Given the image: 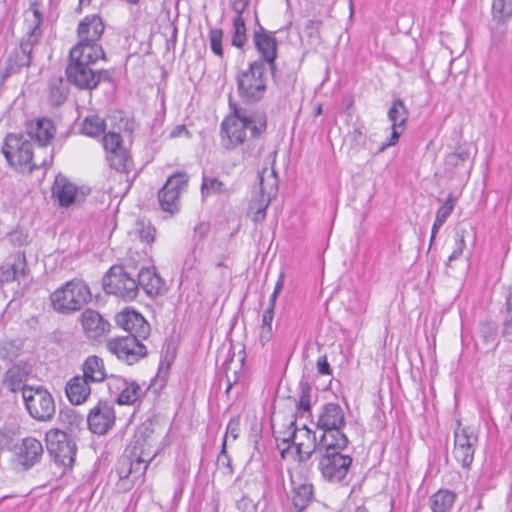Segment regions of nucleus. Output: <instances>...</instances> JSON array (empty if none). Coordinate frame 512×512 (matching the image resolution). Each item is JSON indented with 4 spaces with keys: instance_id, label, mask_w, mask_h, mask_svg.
<instances>
[{
    "instance_id": "0e129e2a",
    "label": "nucleus",
    "mask_w": 512,
    "mask_h": 512,
    "mask_svg": "<svg viewBox=\"0 0 512 512\" xmlns=\"http://www.w3.org/2000/svg\"><path fill=\"white\" fill-rule=\"evenodd\" d=\"M317 370L321 375H330L332 373L326 356H322L317 360Z\"/></svg>"
},
{
    "instance_id": "473e14b6",
    "label": "nucleus",
    "mask_w": 512,
    "mask_h": 512,
    "mask_svg": "<svg viewBox=\"0 0 512 512\" xmlns=\"http://www.w3.org/2000/svg\"><path fill=\"white\" fill-rule=\"evenodd\" d=\"M200 190L203 198H206L211 195L229 197L234 192V188L232 186H228L226 183H224L217 177L205 174H203L202 176Z\"/></svg>"
},
{
    "instance_id": "5fc2aeb1",
    "label": "nucleus",
    "mask_w": 512,
    "mask_h": 512,
    "mask_svg": "<svg viewBox=\"0 0 512 512\" xmlns=\"http://www.w3.org/2000/svg\"><path fill=\"white\" fill-rule=\"evenodd\" d=\"M465 247H466V243H465L463 235L457 234L456 239H455L454 250L448 257V261H447L446 265L449 266L452 261L458 259L462 255Z\"/></svg>"
},
{
    "instance_id": "412c9836",
    "label": "nucleus",
    "mask_w": 512,
    "mask_h": 512,
    "mask_svg": "<svg viewBox=\"0 0 512 512\" xmlns=\"http://www.w3.org/2000/svg\"><path fill=\"white\" fill-rule=\"evenodd\" d=\"M115 323L128 332L127 336L146 339L150 334L149 323L134 309L125 308L117 313Z\"/></svg>"
},
{
    "instance_id": "0eeeda50",
    "label": "nucleus",
    "mask_w": 512,
    "mask_h": 512,
    "mask_svg": "<svg viewBox=\"0 0 512 512\" xmlns=\"http://www.w3.org/2000/svg\"><path fill=\"white\" fill-rule=\"evenodd\" d=\"M2 152L11 166L21 170L28 169L29 172L48 166L52 160L50 155V160L45 158L40 162L36 161L31 142L21 134H8L4 140Z\"/></svg>"
},
{
    "instance_id": "2eb2a0df",
    "label": "nucleus",
    "mask_w": 512,
    "mask_h": 512,
    "mask_svg": "<svg viewBox=\"0 0 512 512\" xmlns=\"http://www.w3.org/2000/svg\"><path fill=\"white\" fill-rule=\"evenodd\" d=\"M189 177L186 172L177 171L168 177L158 192L160 207L163 211L175 214L179 211L181 192L186 188Z\"/></svg>"
},
{
    "instance_id": "a19ab883",
    "label": "nucleus",
    "mask_w": 512,
    "mask_h": 512,
    "mask_svg": "<svg viewBox=\"0 0 512 512\" xmlns=\"http://www.w3.org/2000/svg\"><path fill=\"white\" fill-rule=\"evenodd\" d=\"M105 121L98 115L87 116L82 122L83 134L90 137H98L105 131Z\"/></svg>"
},
{
    "instance_id": "4c0bfd02",
    "label": "nucleus",
    "mask_w": 512,
    "mask_h": 512,
    "mask_svg": "<svg viewBox=\"0 0 512 512\" xmlns=\"http://www.w3.org/2000/svg\"><path fill=\"white\" fill-rule=\"evenodd\" d=\"M246 19L234 16L232 20L231 45L243 49L248 42Z\"/></svg>"
},
{
    "instance_id": "69168bd1",
    "label": "nucleus",
    "mask_w": 512,
    "mask_h": 512,
    "mask_svg": "<svg viewBox=\"0 0 512 512\" xmlns=\"http://www.w3.org/2000/svg\"><path fill=\"white\" fill-rule=\"evenodd\" d=\"M94 78L97 81V86L100 82H112L113 78L109 70L100 69L98 71L94 70Z\"/></svg>"
},
{
    "instance_id": "a211bd4d",
    "label": "nucleus",
    "mask_w": 512,
    "mask_h": 512,
    "mask_svg": "<svg viewBox=\"0 0 512 512\" xmlns=\"http://www.w3.org/2000/svg\"><path fill=\"white\" fill-rule=\"evenodd\" d=\"M86 25L80 23L78 26L79 42L70 50L69 60L94 64L98 59L105 58V52L98 42H88Z\"/></svg>"
},
{
    "instance_id": "5701e85b",
    "label": "nucleus",
    "mask_w": 512,
    "mask_h": 512,
    "mask_svg": "<svg viewBox=\"0 0 512 512\" xmlns=\"http://www.w3.org/2000/svg\"><path fill=\"white\" fill-rule=\"evenodd\" d=\"M90 63L71 61L66 67L67 80L79 89L93 90L97 87L94 70Z\"/></svg>"
},
{
    "instance_id": "6e6552de",
    "label": "nucleus",
    "mask_w": 512,
    "mask_h": 512,
    "mask_svg": "<svg viewBox=\"0 0 512 512\" xmlns=\"http://www.w3.org/2000/svg\"><path fill=\"white\" fill-rule=\"evenodd\" d=\"M276 440H281L283 443L288 444V448L291 444L294 445L299 462H307L313 453L318 455V451L315 449V442H318L315 432L305 424L302 428H298L296 425V415L289 422L286 431H284V436L281 438L276 437Z\"/></svg>"
},
{
    "instance_id": "a878e982",
    "label": "nucleus",
    "mask_w": 512,
    "mask_h": 512,
    "mask_svg": "<svg viewBox=\"0 0 512 512\" xmlns=\"http://www.w3.org/2000/svg\"><path fill=\"white\" fill-rule=\"evenodd\" d=\"M43 455V446L39 440L34 437H26L22 440L17 451V459L25 470L30 469L40 462Z\"/></svg>"
},
{
    "instance_id": "7c9ffc66",
    "label": "nucleus",
    "mask_w": 512,
    "mask_h": 512,
    "mask_svg": "<svg viewBox=\"0 0 512 512\" xmlns=\"http://www.w3.org/2000/svg\"><path fill=\"white\" fill-rule=\"evenodd\" d=\"M83 375L81 377L89 383H99L107 378L104 361L102 358L91 355L82 364Z\"/></svg>"
},
{
    "instance_id": "4d7b16f0",
    "label": "nucleus",
    "mask_w": 512,
    "mask_h": 512,
    "mask_svg": "<svg viewBox=\"0 0 512 512\" xmlns=\"http://www.w3.org/2000/svg\"><path fill=\"white\" fill-rule=\"evenodd\" d=\"M237 508L241 512H255L256 504L248 497L243 496L236 504Z\"/></svg>"
},
{
    "instance_id": "79ce46f5",
    "label": "nucleus",
    "mask_w": 512,
    "mask_h": 512,
    "mask_svg": "<svg viewBox=\"0 0 512 512\" xmlns=\"http://www.w3.org/2000/svg\"><path fill=\"white\" fill-rule=\"evenodd\" d=\"M493 19L499 24H504L512 17V0H493Z\"/></svg>"
},
{
    "instance_id": "ddd939ff",
    "label": "nucleus",
    "mask_w": 512,
    "mask_h": 512,
    "mask_svg": "<svg viewBox=\"0 0 512 512\" xmlns=\"http://www.w3.org/2000/svg\"><path fill=\"white\" fill-rule=\"evenodd\" d=\"M256 28L253 30L252 41L259 58L253 62H260L264 67H274L278 57V40L276 31H270L264 28L258 17H255Z\"/></svg>"
},
{
    "instance_id": "052dcab7",
    "label": "nucleus",
    "mask_w": 512,
    "mask_h": 512,
    "mask_svg": "<svg viewBox=\"0 0 512 512\" xmlns=\"http://www.w3.org/2000/svg\"><path fill=\"white\" fill-rule=\"evenodd\" d=\"M239 432H240L239 419L232 418L227 425L225 436L227 437V434H230L233 437V439H237L239 436Z\"/></svg>"
},
{
    "instance_id": "bf43d9fd",
    "label": "nucleus",
    "mask_w": 512,
    "mask_h": 512,
    "mask_svg": "<svg viewBox=\"0 0 512 512\" xmlns=\"http://www.w3.org/2000/svg\"><path fill=\"white\" fill-rule=\"evenodd\" d=\"M156 230L152 226L143 227L139 231V237L142 242H146L148 244L154 242Z\"/></svg>"
},
{
    "instance_id": "ea45409f",
    "label": "nucleus",
    "mask_w": 512,
    "mask_h": 512,
    "mask_svg": "<svg viewBox=\"0 0 512 512\" xmlns=\"http://www.w3.org/2000/svg\"><path fill=\"white\" fill-rule=\"evenodd\" d=\"M80 23L87 24L85 30L87 31L88 42H98L100 40L105 28L100 16H86Z\"/></svg>"
},
{
    "instance_id": "09e8293b",
    "label": "nucleus",
    "mask_w": 512,
    "mask_h": 512,
    "mask_svg": "<svg viewBox=\"0 0 512 512\" xmlns=\"http://www.w3.org/2000/svg\"><path fill=\"white\" fill-rule=\"evenodd\" d=\"M455 202L456 199L453 197L452 193L448 194L444 203L438 209L435 218L445 223L454 210Z\"/></svg>"
},
{
    "instance_id": "9d476101",
    "label": "nucleus",
    "mask_w": 512,
    "mask_h": 512,
    "mask_svg": "<svg viewBox=\"0 0 512 512\" xmlns=\"http://www.w3.org/2000/svg\"><path fill=\"white\" fill-rule=\"evenodd\" d=\"M102 286L107 294H113L124 301H132L138 295V284L123 266L114 265L104 275Z\"/></svg>"
},
{
    "instance_id": "7ed1b4c3",
    "label": "nucleus",
    "mask_w": 512,
    "mask_h": 512,
    "mask_svg": "<svg viewBox=\"0 0 512 512\" xmlns=\"http://www.w3.org/2000/svg\"><path fill=\"white\" fill-rule=\"evenodd\" d=\"M91 299L89 286L77 278L65 282L50 295L52 308L63 315L80 311Z\"/></svg>"
},
{
    "instance_id": "20e7f679",
    "label": "nucleus",
    "mask_w": 512,
    "mask_h": 512,
    "mask_svg": "<svg viewBox=\"0 0 512 512\" xmlns=\"http://www.w3.org/2000/svg\"><path fill=\"white\" fill-rule=\"evenodd\" d=\"M33 26H31L27 34L21 39L19 47L13 49L6 60L5 68L2 74V80L5 81L11 75L17 74L23 67H29L32 61V51L38 44L42 31V15L38 9L33 10Z\"/></svg>"
},
{
    "instance_id": "6ab92c4d",
    "label": "nucleus",
    "mask_w": 512,
    "mask_h": 512,
    "mask_svg": "<svg viewBox=\"0 0 512 512\" xmlns=\"http://www.w3.org/2000/svg\"><path fill=\"white\" fill-rule=\"evenodd\" d=\"M387 117L392 123V132L389 141L383 142L379 146L378 153L383 152L389 146L395 145L406 128L409 111L402 99L396 98L393 100L392 105L387 112Z\"/></svg>"
},
{
    "instance_id": "49530a36",
    "label": "nucleus",
    "mask_w": 512,
    "mask_h": 512,
    "mask_svg": "<svg viewBox=\"0 0 512 512\" xmlns=\"http://www.w3.org/2000/svg\"><path fill=\"white\" fill-rule=\"evenodd\" d=\"M224 32L221 28H212L209 30L208 38L210 42V48L212 52L218 56L223 57V47H222V40H223Z\"/></svg>"
},
{
    "instance_id": "9b49d317",
    "label": "nucleus",
    "mask_w": 512,
    "mask_h": 512,
    "mask_svg": "<svg viewBox=\"0 0 512 512\" xmlns=\"http://www.w3.org/2000/svg\"><path fill=\"white\" fill-rule=\"evenodd\" d=\"M46 448L55 463L64 468H72L77 447L69 435L57 428L47 431L45 436Z\"/></svg>"
},
{
    "instance_id": "603ef678",
    "label": "nucleus",
    "mask_w": 512,
    "mask_h": 512,
    "mask_svg": "<svg viewBox=\"0 0 512 512\" xmlns=\"http://www.w3.org/2000/svg\"><path fill=\"white\" fill-rule=\"evenodd\" d=\"M195 249L196 247H193V249L187 254L183 261V272L182 277H189V274H191L196 266L197 263V257L195 255Z\"/></svg>"
},
{
    "instance_id": "bb28decb",
    "label": "nucleus",
    "mask_w": 512,
    "mask_h": 512,
    "mask_svg": "<svg viewBox=\"0 0 512 512\" xmlns=\"http://www.w3.org/2000/svg\"><path fill=\"white\" fill-rule=\"evenodd\" d=\"M27 133L30 139L35 140L43 148L53 139L56 129L50 119L41 118L27 125Z\"/></svg>"
},
{
    "instance_id": "58836bf2",
    "label": "nucleus",
    "mask_w": 512,
    "mask_h": 512,
    "mask_svg": "<svg viewBox=\"0 0 512 512\" xmlns=\"http://www.w3.org/2000/svg\"><path fill=\"white\" fill-rule=\"evenodd\" d=\"M123 390L125 391L119 395V398H115V401L119 405H131L143 395V390L136 381L126 380V385H124Z\"/></svg>"
},
{
    "instance_id": "a18cd8bd",
    "label": "nucleus",
    "mask_w": 512,
    "mask_h": 512,
    "mask_svg": "<svg viewBox=\"0 0 512 512\" xmlns=\"http://www.w3.org/2000/svg\"><path fill=\"white\" fill-rule=\"evenodd\" d=\"M468 158L469 152L467 150L458 149L445 157V165L449 170H454L460 166H463Z\"/></svg>"
},
{
    "instance_id": "423d86ee",
    "label": "nucleus",
    "mask_w": 512,
    "mask_h": 512,
    "mask_svg": "<svg viewBox=\"0 0 512 512\" xmlns=\"http://www.w3.org/2000/svg\"><path fill=\"white\" fill-rule=\"evenodd\" d=\"M267 70L260 62H250L247 69L237 74V93L244 103L254 104L264 98L267 91Z\"/></svg>"
},
{
    "instance_id": "c9c22d12",
    "label": "nucleus",
    "mask_w": 512,
    "mask_h": 512,
    "mask_svg": "<svg viewBox=\"0 0 512 512\" xmlns=\"http://www.w3.org/2000/svg\"><path fill=\"white\" fill-rule=\"evenodd\" d=\"M314 495L313 485L300 484L293 490L292 504L297 512H303L312 502Z\"/></svg>"
},
{
    "instance_id": "1a4fd4ad",
    "label": "nucleus",
    "mask_w": 512,
    "mask_h": 512,
    "mask_svg": "<svg viewBox=\"0 0 512 512\" xmlns=\"http://www.w3.org/2000/svg\"><path fill=\"white\" fill-rule=\"evenodd\" d=\"M25 408L33 419L49 422L56 412V404L52 394L43 386L38 385L23 392Z\"/></svg>"
},
{
    "instance_id": "6e6d98bb",
    "label": "nucleus",
    "mask_w": 512,
    "mask_h": 512,
    "mask_svg": "<svg viewBox=\"0 0 512 512\" xmlns=\"http://www.w3.org/2000/svg\"><path fill=\"white\" fill-rule=\"evenodd\" d=\"M210 225L207 222H200L194 228V247H197L198 244L209 234Z\"/></svg>"
},
{
    "instance_id": "774afa93",
    "label": "nucleus",
    "mask_w": 512,
    "mask_h": 512,
    "mask_svg": "<svg viewBox=\"0 0 512 512\" xmlns=\"http://www.w3.org/2000/svg\"><path fill=\"white\" fill-rule=\"evenodd\" d=\"M273 318H274V311H272L271 308H266L262 315L261 326H272Z\"/></svg>"
},
{
    "instance_id": "c756f323",
    "label": "nucleus",
    "mask_w": 512,
    "mask_h": 512,
    "mask_svg": "<svg viewBox=\"0 0 512 512\" xmlns=\"http://www.w3.org/2000/svg\"><path fill=\"white\" fill-rule=\"evenodd\" d=\"M65 393L73 405L84 403L91 394L90 383L77 375L72 377L65 386Z\"/></svg>"
},
{
    "instance_id": "4be33fe9",
    "label": "nucleus",
    "mask_w": 512,
    "mask_h": 512,
    "mask_svg": "<svg viewBox=\"0 0 512 512\" xmlns=\"http://www.w3.org/2000/svg\"><path fill=\"white\" fill-rule=\"evenodd\" d=\"M148 464L147 460L135 452L126 450L117 462L116 472L120 479H130L132 483H135L144 476Z\"/></svg>"
},
{
    "instance_id": "f3484780",
    "label": "nucleus",
    "mask_w": 512,
    "mask_h": 512,
    "mask_svg": "<svg viewBox=\"0 0 512 512\" xmlns=\"http://www.w3.org/2000/svg\"><path fill=\"white\" fill-rule=\"evenodd\" d=\"M114 406L108 401L100 400L88 413L89 430L97 435L107 434L115 425Z\"/></svg>"
},
{
    "instance_id": "f704fd0d",
    "label": "nucleus",
    "mask_w": 512,
    "mask_h": 512,
    "mask_svg": "<svg viewBox=\"0 0 512 512\" xmlns=\"http://www.w3.org/2000/svg\"><path fill=\"white\" fill-rule=\"evenodd\" d=\"M25 258L18 256L13 263H4L0 266V289L4 284L12 282L24 274Z\"/></svg>"
},
{
    "instance_id": "f257e3e1",
    "label": "nucleus",
    "mask_w": 512,
    "mask_h": 512,
    "mask_svg": "<svg viewBox=\"0 0 512 512\" xmlns=\"http://www.w3.org/2000/svg\"><path fill=\"white\" fill-rule=\"evenodd\" d=\"M266 128L267 116L264 112L235 108L221 123V144L225 149H234L244 143L247 131L251 139H257Z\"/></svg>"
},
{
    "instance_id": "dca6fc26",
    "label": "nucleus",
    "mask_w": 512,
    "mask_h": 512,
    "mask_svg": "<svg viewBox=\"0 0 512 512\" xmlns=\"http://www.w3.org/2000/svg\"><path fill=\"white\" fill-rule=\"evenodd\" d=\"M478 436L470 427H458L454 431L453 457L464 469H470L474 460Z\"/></svg>"
},
{
    "instance_id": "b1692460",
    "label": "nucleus",
    "mask_w": 512,
    "mask_h": 512,
    "mask_svg": "<svg viewBox=\"0 0 512 512\" xmlns=\"http://www.w3.org/2000/svg\"><path fill=\"white\" fill-rule=\"evenodd\" d=\"M80 322L85 336L89 339H98L110 330V323L94 309L84 310Z\"/></svg>"
},
{
    "instance_id": "13d9d810",
    "label": "nucleus",
    "mask_w": 512,
    "mask_h": 512,
    "mask_svg": "<svg viewBox=\"0 0 512 512\" xmlns=\"http://www.w3.org/2000/svg\"><path fill=\"white\" fill-rule=\"evenodd\" d=\"M250 0H233L232 9L235 13V16H240L241 18H245L244 14L247 11Z\"/></svg>"
},
{
    "instance_id": "4468645a",
    "label": "nucleus",
    "mask_w": 512,
    "mask_h": 512,
    "mask_svg": "<svg viewBox=\"0 0 512 512\" xmlns=\"http://www.w3.org/2000/svg\"><path fill=\"white\" fill-rule=\"evenodd\" d=\"M135 336L115 337L107 341V349L119 360L133 365L147 355V348Z\"/></svg>"
},
{
    "instance_id": "338daca9",
    "label": "nucleus",
    "mask_w": 512,
    "mask_h": 512,
    "mask_svg": "<svg viewBox=\"0 0 512 512\" xmlns=\"http://www.w3.org/2000/svg\"><path fill=\"white\" fill-rule=\"evenodd\" d=\"M186 136V137H191V134L190 132L188 131V129L186 128L185 125L181 124V125H177L175 126L171 131H170V138H177V137H181V136Z\"/></svg>"
},
{
    "instance_id": "39448f33",
    "label": "nucleus",
    "mask_w": 512,
    "mask_h": 512,
    "mask_svg": "<svg viewBox=\"0 0 512 512\" xmlns=\"http://www.w3.org/2000/svg\"><path fill=\"white\" fill-rule=\"evenodd\" d=\"M345 413L338 403L329 402L322 406L316 422V427L322 430L317 443L343 444L349 442L344 433L346 427Z\"/></svg>"
},
{
    "instance_id": "f8f14e48",
    "label": "nucleus",
    "mask_w": 512,
    "mask_h": 512,
    "mask_svg": "<svg viewBox=\"0 0 512 512\" xmlns=\"http://www.w3.org/2000/svg\"><path fill=\"white\" fill-rule=\"evenodd\" d=\"M105 158L108 165L120 173H129L133 166L130 152L123 145V138L120 133L109 132L102 138Z\"/></svg>"
},
{
    "instance_id": "3c124183",
    "label": "nucleus",
    "mask_w": 512,
    "mask_h": 512,
    "mask_svg": "<svg viewBox=\"0 0 512 512\" xmlns=\"http://www.w3.org/2000/svg\"><path fill=\"white\" fill-rule=\"evenodd\" d=\"M59 417L63 423H67L70 426L78 427L83 421V417L79 415L74 409L70 408L61 410Z\"/></svg>"
},
{
    "instance_id": "8fccbe9b",
    "label": "nucleus",
    "mask_w": 512,
    "mask_h": 512,
    "mask_svg": "<svg viewBox=\"0 0 512 512\" xmlns=\"http://www.w3.org/2000/svg\"><path fill=\"white\" fill-rule=\"evenodd\" d=\"M503 336L512 341V296L509 295L506 299V316L502 329Z\"/></svg>"
},
{
    "instance_id": "864d4df0",
    "label": "nucleus",
    "mask_w": 512,
    "mask_h": 512,
    "mask_svg": "<svg viewBox=\"0 0 512 512\" xmlns=\"http://www.w3.org/2000/svg\"><path fill=\"white\" fill-rule=\"evenodd\" d=\"M217 463L219 465L226 467L228 469V474H230V475L233 474L234 470L232 467L231 458L228 455L227 450H226V436H224V438H223L221 451L217 457Z\"/></svg>"
},
{
    "instance_id": "37998d69",
    "label": "nucleus",
    "mask_w": 512,
    "mask_h": 512,
    "mask_svg": "<svg viewBox=\"0 0 512 512\" xmlns=\"http://www.w3.org/2000/svg\"><path fill=\"white\" fill-rule=\"evenodd\" d=\"M300 393L299 400L296 403V412L292 414L297 416L298 412H310L311 411V398H312V387L307 381L300 382L299 385Z\"/></svg>"
},
{
    "instance_id": "aec40b11",
    "label": "nucleus",
    "mask_w": 512,
    "mask_h": 512,
    "mask_svg": "<svg viewBox=\"0 0 512 512\" xmlns=\"http://www.w3.org/2000/svg\"><path fill=\"white\" fill-rule=\"evenodd\" d=\"M33 373V365L27 360H19L12 364L5 372L3 384L10 392H23L34 386L27 385L29 377Z\"/></svg>"
},
{
    "instance_id": "e433bc0d",
    "label": "nucleus",
    "mask_w": 512,
    "mask_h": 512,
    "mask_svg": "<svg viewBox=\"0 0 512 512\" xmlns=\"http://www.w3.org/2000/svg\"><path fill=\"white\" fill-rule=\"evenodd\" d=\"M456 499V494L447 489H440L430 498L433 512H449Z\"/></svg>"
},
{
    "instance_id": "c03bdc74",
    "label": "nucleus",
    "mask_w": 512,
    "mask_h": 512,
    "mask_svg": "<svg viewBox=\"0 0 512 512\" xmlns=\"http://www.w3.org/2000/svg\"><path fill=\"white\" fill-rule=\"evenodd\" d=\"M497 334V326L494 322L483 321L479 324L478 335L487 346H496Z\"/></svg>"
},
{
    "instance_id": "de8ad7c7",
    "label": "nucleus",
    "mask_w": 512,
    "mask_h": 512,
    "mask_svg": "<svg viewBox=\"0 0 512 512\" xmlns=\"http://www.w3.org/2000/svg\"><path fill=\"white\" fill-rule=\"evenodd\" d=\"M107 387L111 396L119 398V395L123 393V387L126 385V380L123 377L111 375L107 376Z\"/></svg>"
},
{
    "instance_id": "680f3d73",
    "label": "nucleus",
    "mask_w": 512,
    "mask_h": 512,
    "mask_svg": "<svg viewBox=\"0 0 512 512\" xmlns=\"http://www.w3.org/2000/svg\"><path fill=\"white\" fill-rule=\"evenodd\" d=\"M322 25L321 20H308L305 25V31L309 37H313L314 35L318 34L319 28Z\"/></svg>"
},
{
    "instance_id": "c85d7f7f",
    "label": "nucleus",
    "mask_w": 512,
    "mask_h": 512,
    "mask_svg": "<svg viewBox=\"0 0 512 512\" xmlns=\"http://www.w3.org/2000/svg\"><path fill=\"white\" fill-rule=\"evenodd\" d=\"M137 276L138 289L142 288L147 295L157 296L163 293L164 281L154 268H142Z\"/></svg>"
},
{
    "instance_id": "f03ea898",
    "label": "nucleus",
    "mask_w": 512,
    "mask_h": 512,
    "mask_svg": "<svg viewBox=\"0 0 512 512\" xmlns=\"http://www.w3.org/2000/svg\"><path fill=\"white\" fill-rule=\"evenodd\" d=\"M349 442L343 444L315 443V449L318 451V470L328 483L340 484L349 474L353 463V458L343 451L348 447Z\"/></svg>"
},
{
    "instance_id": "393cba45",
    "label": "nucleus",
    "mask_w": 512,
    "mask_h": 512,
    "mask_svg": "<svg viewBox=\"0 0 512 512\" xmlns=\"http://www.w3.org/2000/svg\"><path fill=\"white\" fill-rule=\"evenodd\" d=\"M272 183L269 187L265 185V179L262 175H259V198L256 196L253 198L251 203V208L255 209L253 220L255 222H260L265 219L266 209L268 208L272 197H274L277 193V179L275 176H271Z\"/></svg>"
},
{
    "instance_id": "2f4dec72",
    "label": "nucleus",
    "mask_w": 512,
    "mask_h": 512,
    "mask_svg": "<svg viewBox=\"0 0 512 512\" xmlns=\"http://www.w3.org/2000/svg\"><path fill=\"white\" fill-rule=\"evenodd\" d=\"M268 70L270 71L273 82L281 91L289 93L294 89L297 80V72L295 69L285 71L283 67L275 63L274 67L270 66Z\"/></svg>"
},
{
    "instance_id": "cd10ccee",
    "label": "nucleus",
    "mask_w": 512,
    "mask_h": 512,
    "mask_svg": "<svg viewBox=\"0 0 512 512\" xmlns=\"http://www.w3.org/2000/svg\"><path fill=\"white\" fill-rule=\"evenodd\" d=\"M77 194V187L67 177L59 174L56 176L52 186V196L56 198L59 205L68 207L74 203Z\"/></svg>"
},
{
    "instance_id": "e2e57ef3",
    "label": "nucleus",
    "mask_w": 512,
    "mask_h": 512,
    "mask_svg": "<svg viewBox=\"0 0 512 512\" xmlns=\"http://www.w3.org/2000/svg\"><path fill=\"white\" fill-rule=\"evenodd\" d=\"M273 337V330L272 326H261L260 327V334H259V341L264 346L266 343H268Z\"/></svg>"
},
{
    "instance_id": "72a5a7b5",
    "label": "nucleus",
    "mask_w": 512,
    "mask_h": 512,
    "mask_svg": "<svg viewBox=\"0 0 512 512\" xmlns=\"http://www.w3.org/2000/svg\"><path fill=\"white\" fill-rule=\"evenodd\" d=\"M69 88L63 77L54 76L48 82V102L54 107L61 106L67 99Z\"/></svg>"
}]
</instances>
